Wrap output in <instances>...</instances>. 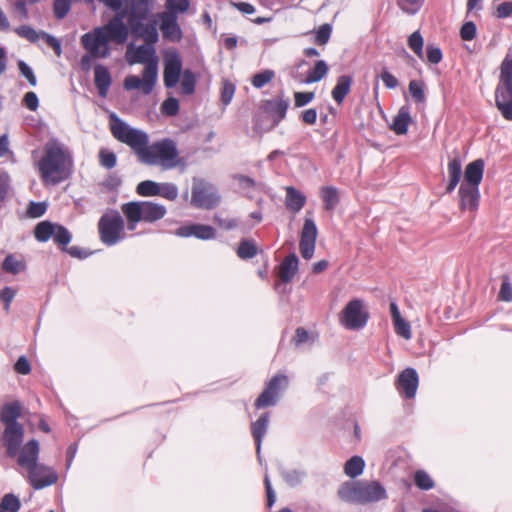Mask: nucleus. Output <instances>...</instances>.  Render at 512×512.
Returning a JSON list of instances; mask_svg holds the SVG:
<instances>
[{"mask_svg": "<svg viewBox=\"0 0 512 512\" xmlns=\"http://www.w3.org/2000/svg\"><path fill=\"white\" fill-rule=\"evenodd\" d=\"M110 130L113 137L129 146L144 164L159 165L164 170H170L181 163L176 142L170 138L149 145L147 132L130 126L115 113L110 115Z\"/></svg>", "mask_w": 512, "mask_h": 512, "instance_id": "obj_1", "label": "nucleus"}, {"mask_svg": "<svg viewBox=\"0 0 512 512\" xmlns=\"http://www.w3.org/2000/svg\"><path fill=\"white\" fill-rule=\"evenodd\" d=\"M123 19V13L114 16L106 25L96 27L81 36V45L87 52L80 59V67L84 72L91 69L93 59H104L111 55V41L117 44L127 41L129 31Z\"/></svg>", "mask_w": 512, "mask_h": 512, "instance_id": "obj_2", "label": "nucleus"}, {"mask_svg": "<svg viewBox=\"0 0 512 512\" xmlns=\"http://www.w3.org/2000/svg\"><path fill=\"white\" fill-rule=\"evenodd\" d=\"M73 159L69 149L58 139L44 145V155L38 162L40 177L45 184L57 185L69 178Z\"/></svg>", "mask_w": 512, "mask_h": 512, "instance_id": "obj_3", "label": "nucleus"}, {"mask_svg": "<svg viewBox=\"0 0 512 512\" xmlns=\"http://www.w3.org/2000/svg\"><path fill=\"white\" fill-rule=\"evenodd\" d=\"M126 58L130 65L141 63L146 66L142 73V79L135 75H129L124 80V88L128 91L140 89L145 95L150 94L158 78V58L155 47L145 44L135 47L130 44Z\"/></svg>", "mask_w": 512, "mask_h": 512, "instance_id": "obj_4", "label": "nucleus"}, {"mask_svg": "<svg viewBox=\"0 0 512 512\" xmlns=\"http://www.w3.org/2000/svg\"><path fill=\"white\" fill-rule=\"evenodd\" d=\"M39 450V442L31 439L24 444L17 458L18 465L27 471L26 478L35 490H41L58 481V474L52 467L38 462Z\"/></svg>", "mask_w": 512, "mask_h": 512, "instance_id": "obj_5", "label": "nucleus"}, {"mask_svg": "<svg viewBox=\"0 0 512 512\" xmlns=\"http://www.w3.org/2000/svg\"><path fill=\"white\" fill-rule=\"evenodd\" d=\"M341 500L349 503L376 502L387 497L386 490L378 481L345 482L338 489Z\"/></svg>", "mask_w": 512, "mask_h": 512, "instance_id": "obj_6", "label": "nucleus"}, {"mask_svg": "<svg viewBox=\"0 0 512 512\" xmlns=\"http://www.w3.org/2000/svg\"><path fill=\"white\" fill-rule=\"evenodd\" d=\"M121 211L127 219V228L136 229L139 222L154 223L166 215V207L153 201H131L122 204Z\"/></svg>", "mask_w": 512, "mask_h": 512, "instance_id": "obj_7", "label": "nucleus"}, {"mask_svg": "<svg viewBox=\"0 0 512 512\" xmlns=\"http://www.w3.org/2000/svg\"><path fill=\"white\" fill-rule=\"evenodd\" d=\"M495 105L502 117L512 121V55L507 54L500 66L499 82L495 89Z\"/></svg>", "mask_w": 512, "mask_h": 512, "instance_id": "obj_8", "label": "nucleus"}, {"mask_svg": "<svg viewBox=\"0 0 512 512\" xmlns=\"http://www.w3.org/2000/svg\"><path fill=\"white\" fill-rule=\"evenodd\" d=\"M125 223L117 210L104 213L98 221L100 240L106 246H114L125 238Z\"/></svg>", "mask_w": 512, "mask_h": 512, "instance_id": "obj_9", "label": "nucleus"}, {"mask_svg": "<svg viewBox=\"0 0 512 512\" xmlns=\"http://www.w3.org/2000/svg\"><path fill=\"white\" fill-rule=\"evenodd\" d=\"M369 313L364 308V301L353 299L349 301L339 315L340 324L348 330H360L368 322Z\"/></svg>", "mask_w": 512, "mask_h": 512, "instance_id": "obj_10", "label": "nucleus"}, {"mask_svg": "<svg viewBox=\"0 0 512 512\" xmlns=\"http://www.w3.org/2000/svg\"><path fill=\"white\" fill-rule=\"evenodd\" d=\"M220 203V196L214 185L203 179L194 178L191 205L201 209H213Z\"/></svg>", "mask_w": 512, "mask_h": 512, "instance_id": "obj_11", "label": "nucleus"}, {"mask_svg": "<svg viewBox=\"0 0 512 512\" xmlns=\"http://www.w3.org/2000/svg\"><path fill=\"white\" fill-rule=\"evenodd\" d=\"M288 386V378L284 374H277L273 376L266 384L262 393L256 399L254 405L257 409L276 405L281 393Z\"/></svg>", "mask_w": 512, "mask_h": 512, "instance_id": "obj_12", "label": "nucleus"}, {"mask_svg": "<svg viewBox=\"0 0 512 512\" xmlns=\"http://www.w3.org/2000/svg\"><path fill=\"white\" fill-rule=\"evenodd\" d=\"M2 441L6 448V454L10 458L19 457L24 445V427L22 424L4 427Z\"/></svg>", "mask_w": 512, "mask_h": 512, "instance_id": "obj_13", "label": "nucleus"}, {"mask_svg": "<svg viewBox=\"0 0 512 512\" xmlns=\"http://www.w3.org/2000/svg\"><path fill=\"white\" fill-rule=\"evenodd\" d=\"M182 72V60L177 50L165 54L163 81L166 88H173L179 82Z\"/></svg>", "mask_w": 512, "mask_h": 512, "instance_id": "obj_14", "label": "nucleus"}, {"mask_svg": "<svg viewBox=\"0 0 512 512\" xmlns=\"http://www.w3.org/2000/svg\"><path fill=\"white\" fill-rule=\"evenodd\" d=\"M317 233L318 231L314 220L306 217L299 243L301 256L306 260L311 259L314 255Z\"/></svg>", "mask_w": 512, "mask_h": 512, "instance_id": "obj_15", "label": "nucleus"}, {"mask_svg": "<svg viewBox=\"0 0 512 512\" xmlns=\"http://www.w3.org/2000/svg\"><path fill=\"white\" fill-rule=\"evenodd\" d=\"M419 377L414 368L404 369L398 376L397 389L407 399L415 397L418 389Z\"/></svg>", "mask_w": 512, "mask_h": 512, "instance_id": "obj_16", "label": "nucleus"}, {"mask_svg": "<svg viewBox=\"0 0 512 512\" xmlns=\"http://www.w3.org/2000/svg\"><path fill=\"white\" fill-rule=\"evenodd\" d=\"M155 0H131L128 12V26L134 25L135 28L139 23L145 21L154 6Z\"/></svg>", "mask_w": 512, "mask_h": 512, "instance_id": "obj_17", "label": "nucleus"}, {"mask_svg": "<svg viewBox=\"0 0 512 512\" xmlns=\"http://www.w3.org/2000/svg\"><path fill=\"white\" fill-rule=\"evenodd\" d=\"M160 30L163 38L171 42H179L183 37L182 29L178 23L177 16L168 13H158Z\"/></svg>", "mask_w": 512, "mask_h": 512, "instance_id": "obj_18", "label": "nucleus"}, {"mask_svg": "<svg viewBox=\"0 0 512 512\" xmlns=\"http://www.w3.org/2000/svg\"><path fill=\"white\" fill-rule=\"evenodd\" d=\"M175 235L183 238L195 237L201 240H210L215 238L216 230L209 225L190 224L183 225L176 229Z\"/></svg>", "mask_w": 512, "mask_h": 512, "instance_id": "obj_19", "label": "nucleus"}, {"mask_svg": "<svg viewBox=\"0 0 512 512\" xmlns=\"http://www.w3.org/2000/svg\"><path fill=\"white\" fill-rule=\"evenodd\" d=\"M460 209L475 211L479 206V187L461 184L459 188Z\"/></svg>", "mask_w": 512, "mask_h": 512, "instance_id": "obj_20", "label": "nucleus"}, {"mask_svg": "<svg viewBox=\"0 0 512 512\" xmlns=\"http://www.w3.org/2000/svg\"><path fill=\"white\" fill-rule=\"evenodd\" d=\"M485 162L483 159H476L470 162L464 171V181L462 184H467L473 187H479L483 179Z\"/></svg>", "mask_w": 512, "mask_h": 512, "instance_id": "obj_21", "label": "nucleus"}, {"mask_svg": "<svg viewBox=\"0 0 512 512\" xmlns=\"http://www.w3.org/2000/svg\"><path fill=\"white\" fill-rule=\"evenodd\" d=\"M269 425V413H263L255 422L251 425V432L256 444V453L258 460L261 462V445L262 440L267 432Z\"/></svg>", "mask_w": 512, "mask_h": 512, "instance_id": "obj_22", "label": "nucleus"}, {"mask_svg": "<svg viewBox=\"0 0 512 512\" xmlns=\"http://www.w3.org/2000/svg\"><path fill=\"white\" fill-rule=\"evenodd\" d=\"M129 29H131L133 34L141 37L144 40L145 45L154 47V45L159 41V33L155 22L147 24L141 22L137 28L132 25L128 27V30Z\"/></svg>", "mask_w": 512, "mask_h": 512, "instance_id": "obj_23", "label": "nucleus"}, {"mask_svg": "<svg viewBox=\"0 0 512 512\" xmlns=\"http://www.w3.org/2000/svg\"><path fill=\"white\" fill-rule=\"evenodd\" d=\"M94 83L98 90L99 96L105 98L112 83L110 72L105 66L101 64L95 66Z\"/></svg>", "mask_w": 512, "mask_h": 512, "instance_id": "obj_24", "label": "nucleus"}, {"mask_svg": "<svg viewBox=\"0 0 512 512\" xmlns=\"http://www.w3.org/2000/svg\"><path fill=\"white\" fill-rule=\"evenodd\" d=\"M285 190V206L290 212L297 214L305 206L307 198L302 192L293 186H287Z\"/></svg>", "mask_w": 512, "mask_h": 512, "instance_id": "obj_25", "label": "nucleus"}, {"mask_svg": "<svg viewBox=\"0 0 512 512\" xmlns=\"http://www.w3.org/2000/svg\"><path fill=\"white\" fill-rule=\"evenodd\" d=\"M21 415V405L19 402L6 403L2 406L0 412V421L5 427L20 425L17 420Z\"/></svg>", "mask_w": 512, "mask_h": 512, "instance_id": "obj_26", "label": "nucleus"}, {"mask_svg": "<svg viewBox=\"0 0 512 512\" xmlns=\"http://www.w3.org/2000/svg\"><path fill=\"white\" fill-rule=\"evenodd\" d=\"M267 107L273 116V123L270 129L279 125V123L285 119L287 110L289 108V100L284 98H278L276 100L267 101Z\"/></svg>", "mask_w": 512, "mask_h": 512, "instance_id": "obj_27", "label": "nucleus"}, {"mask_svg": "<svg viewBox=\"0 0 512 512\" xmlns=\"http://www.w3.org/2000/svg\"><path fill=\"white\" fill-rule=\"evenodd\" d=\"M298 263L299 260L295 253H291L284 258L279 267V277L283 282L289 283L293 279L298 271Z\"/></svg>", "mask_w": 512, "mask_h": 512, "instance_id": "obj_28", "label": "nucleus"}, {"mask_svg": "<svg viewBox=\"0 0 512 512\" xmlns=\"http://www.w3.org/2000/svg\"><path fill=\"white\" fill-rule=\"evenodd\" d=\"M353 78L350 75H341L337 78L336 85L332 89L331 96L337 104H342L345 97L350 93Z\"/></svg>", "mask_w": 512, "mask_h": 512, "instance_id": "obj_29", "label": "nucleus"}, {"mask_svg": "<svg viewBox=\"0 0 512 512\" xmlns=\"http://www.w3.org/2000/svg\"><path fill=\"white\" fill-rule=\"evenodd\" d=\"M447 171L449 181L446 187V192L451 193L459 184L462 176V163L458 156H455L448 162Z\"/></svg>", "mask_w": 512, "mask_h": 512, "instance_id": "obj_30", "label": "nucleus"}, {"mask_svg": "<svg viewBox=\"0 0 512 512\" xmlns=\"http://www.w3.org/2000/svg\"><path fill=\"white\" fill-rule=\"evenodd\" d=\"M411 121L412 118L410 116L409 109L407 107H401L397 115L393 119L391 129L397 135L406 134Z\"/></svg>", "mask_w": 512, "mask_h": 512, "instance_id": "obj_31", "label": "nucleus"}, {"mask_svg": "<svg viewBox=\"0 0 512 512\" xmlns=\"http://www.w3.org/2000/svg\"><path fill=\"white\" fill-rule=\"evenodd\" d=\"M365 468V461L361 456H352L344 465V473L350 478L360 476Z\"/></svg>", "mask_w": 512, "mask_h": 512, "instance_id": "obj_32", "label": "nucleus"}, {"mask_svg": "<svg viewBox=\"0 0 512 512\" xmlns=\"http://www.w3.org/2000/svg\"><path fill=\"white\" fill-rule=\"evenodd\" d=\"M306 476L307 473L303 469H284L281 471V477L289 487L301 485Z\"/></svg>", "mask_w": 512, "mask_h": 512, "instance_id": "obj_33", "label": "nucleus"}, {"mask_svg": "<svg viewBox=\"0 0 512 512\" xmlns=\"http://www.w3.org/2000/svg\"><path fill=\"white\" fill-rule=\"evenodd\" d=\"M321 198L324 203V209L332 211L339 203V192L334 186H325L321 189Z\"/></svg>", "mask_w": 512, "mask_h": 512, "instance_id": "obj_34", "label": "nucleus"}, {"mask_svg": "<svg viewBox=\"0 0 512 512\" xmlns=\"http://www.w3.org/2000/svg\"><path fill=\"white\" fill-rule=\"evenodd\" d=\"M56 225V223H52L50 221H42L38 223L34 229V236L36 240L44 243L53 238Z\"/></svg>", "mask_w": 512, "mask_h": 512, "instance_id": "obj_35", "label": "nucleus"}, {"mask_svg": "<svg viewBox=\"0 0 512 512\" xmlns=\"http://www.w3.org/2000/svg\"><path fill=\"white\" fill-rule=\"evenodd\" d=\"M328 70L329 68L327 63L324 60H318L314 67L308 71L304 83L311 84L319 82L327 75Z\"/></svg>", "mask_w": 512, "mask_h": 512, "instance_id": "obj_36", "label": "nucleus"}, {"mask_svg": "<svg viewBox=\"0 0 512 512\" xmlns=\"http://www.w3.org/2000/svg\"><path fill=\"white\" fill-rule=\"evenodd\" d=\"M3 271L16 275L26 269L24 260L17 259L14 254H9L2 262Z\"/></svg>", "mask_w": 512, "mask_h": 512, "instance_id": "obj_37", "label": "nucleus"}, {"mask_svg": "<svg viewBox=\"0 0 512 512\" xmlns=\"http://www.w3.org/2000/svg\"><path fill=\"white\" fill-rule=\"evenodd\" d=\"M160 184L152 180L140 182L136 187V193L143 197L159 196Z\"/></svg>", "mask_w": 512, "mask_h": 512, "instance_id": "obj_38", "label": "nucleus"}, {"mask_svg": "<svg viewBox=\"0 0 512 512\" xmlns=\"http://www.w3.org/2000/svg\"><path fill=\"white\" fill-rule=\"evenodd\" d=\"M21 508V501L13 493L5 494L0 500V512H18Z\"/></svg>", "mask_w": 512, "mask_h": 512, "instance_id": "obj_39", "label": "nucleus"}, {"mask_svg": "<svg viewBox=\"0 0 512 512\" xmlns=\"http://www.w3.org/2000/svg\"><path fill=\"white\" fill-rule=\"evenodd\" d=\"M236 252L240 259L247 260L257 255V247L253 240L242 239Z\"/></svg>", "mask_w": 512, "mask_h": 512, "instance_id": "obj_40", "label": "nucleus"}, {"mask_svg": "<svg viewBox=\"0 0 512 512\" xmlns=\"http://www.w3.org/2000/svg\"><path fill=\"white\" fill-rule=\"evenodd\" d=\"M166 11L162 13H168L173 16H177L179 14L185 13L190 8L189 0H166L165 2Z\"/></svg>", "mask_w": 512, "mask_h": 512, "instance_id": "obj_41", "label": "nucleus"}, {"mask_svg": "<svg viewBox=\"0 0 512 512\" xmlns=\"http://www.w3.org/2000/svg\"><path fill=\"white\" fill-rule=\"evenodd\" d=\"M408 89L415 102L423 103L426 100L425 84L422 81L411 80Z\"/></svg>", "mask_w": 512, "mask_h": 512, "instance_id": "obj_42", "label": "nucleus"}, {"mask_svg": "<svg viewBox=\"0 0 512 512\" xmlns=\"http://www.w3.org/2000/svg\"><path fill=\"white\" fill-rule=\"evenodd\" d=\"M196 86V78L194 73L186 69L183 72L182 80H181V90L184 95H191L195 91Z\"/></svg>", "mask_w": 512, "mask_h": 512, "instance_id": "obj_43", "label": "nucleus"}, {"mask_svg": "<svg viewBox=\"0 0 512 512\" xmlns=\"http://www.w3.org/2000/svg\"><path fill=\"white\" fill-rule=\"evenodd\" d=\"M72 239V235L69 230L63 225L57 224L55 227V233L53 234V241L62 247H66Z\"/></svg>", "mask_w": 512, "mask_h": 512, "instance_id": "obj_44", "label": "nucleus"}, {"mask_svg": "<svg viewBox=\"0 0 512 512\" xmlns=\"http://www.w3.org/2000/svg\"><path fill=\"white\" fill-rule=\"evenodd\" d=\"M424 0H397L398 7L408 15H415L420 11Z\"/></svg>", "mask_w": 512, "mask_h": 512, "instance_id": "obj_45", "label": "nucleus"}, {"mask_svg": "<svg viewBox=\"0 0 512 512\" xmlns=\"http://www.w3.org/2000/svg\"><path fill=\"white\" fill-rule=\"evenodd\" d=\"M99 163L105 169H113L117 164V156L114 152L107 149H100L98 153Z\"/></svg>", "mask_w": 512, "mask_h": 512, "instance_id": "obj_46", "label": "nucleus"}, {"mask_svg": "<svg viewBox=\"0 0 512 512\" xmlns=\"http://www.w3.org/2000/svg\"><path fill=\"white\" fill-rule=\"evenodd\" d=\"M424 40L419 31L413 32L408 38V46L419 57L423 58Z\"/></svg>", "mask_w": 512, "mask_h": 512, "instance_id": "obj_47", "label": "nucleus"}, {"mask_svg": "<svg viewBox=\"0 0 512 512\" xmlns=\"http://www.w3.org/2000/svg\"><path fill=\"white\" fill-rule=\"evenodd\" d=\"M414 481L416 486L421 490H430L434 487L432 478L423 470L415 473Z\"/></svg>", "mask_w": 512, "mask_h": 512, "instance_id": "obj_48", "label": "nucleus"}, {"mask_svg": "<svg viewBox=\"0 0 512 512\" xmlns=\"http://www.w3.org/2000/svg\"><path fill=\"white\" fill-rule=\"evenodd\" d=\"M274 76H275V73L273 70H264V71L257 73L253 76L252 85L257 89H260V88L264 87L266 84H268L269 82H271L272 79L274 78Z\"/></svg>", "mask_w": 512, "mask_h": 512, "instance_id": "obj_49", "label": "nucleus"}, {"mask_svg": "<svg viewBox=\"0 0 512 512\" xmlns=\"http://www.w3.org/2000/svg\"><path fill=\"white\" fill-rule=\"evenodd\" d=\"M15 32L17 33L18 36L25 38L32 43L37 42L39 36L41 35V33L39 34L34 28H32L29 25H21L15 29Z\"/></svg>", "mask_w": 512, "mask_h": 512, "instance_id": "obj_50", "label": "nucleus"}, {"mask_svg": "<svg viewBox=\"0 0 512 512\" xmlns=\"http://www.w3.org/2000/svg\"><path fill=\"white\" fill-rule=\"evenodd\" d=\"M179 109V101L174 97H169L161 105V112L166 116H175Z\"/></svg>", "mask_w": 512, "mask_h": 512, "instance_id": "obj_51", "label": "nucleus"}, {"mask_svg": "<svg viewBox=\"0 0 512 512\" xmlns=\"http://www.w3.org/2000/svg\"><path fill=\"white\" fill-rule=\"evenodd\" d=\"M332 33V26L325 23L319 27L315 35V43L318 45H325L328 43Z\"/></svg>", "mask_w": 512, "mask_h": 512, "instance_id": "obj_52", "label": "nucleus"}, {"mask_svg": "<svg viewBox=\"0 0 512 512\" xmlns=\"http://www.w3.org/2000/svg\"><path fill=\"white\" fill-rule=\"evenodd\" d=\"M159 196L167 200L174 201L178 197V188L173 183H161Z\"/></svg>", "mask_w": 512, "mask_h": 512, "instance_id": "obj_53", "label": "nucleus"}, {"mask_svg": "<svg viewBox=\"0 0 512 512\" xmlns=\"http://www.w3.org/2000/svg\"><path fill=\"white\" fill-rule=\"evenodd\" d=\"M71 8L70 0H54L53 10L57 19H63Z\"/></svg>", "mask_w": 512, "mask_h": 512, "instance_id": "obj_54", "label": "nucleus"}, {"mask_svg": "<svg viewBox=\"0 0 512 512\" xmlns=\"http://www.w3.org/2000/svg\"><path fill=\"white\" fill-rule=\"evenodd\" d=\"M17 65L21 75L27 79L31 86L35 87L37 85V78L32 68L24 60H19Z\"/></svg>", "mask_w": 512, "mask_h": 512, "instance_id": "obj_55", "label": "nucleus"}, {"mask_svg": "<svg viewBox=\"0 0 512 512\" xmlns=\"http://www.w3.org/2000/svg\"><path fill=\"white\" fill-rule=\"evenodd\" d=\"M395 331L398 335L403 337L406 340L411 339V327L409 322L405 321L403 318L397 319L393 321Z\"/></svg>", "mask_w": 512, "mask_h": 512, "instance_id": "obj_56", "label": "nucleus"}, {"mask_svg": "<svg viewBox=\"0 0 512 512\" xmlns=\"http://www.w3.org/2000/svg\"><path fill=\"white\" fill-rule=\"evenodd\" d=\"M122 184L121 177L113 172L107 175V177L101 182V186L109 191L117 190Z\"/></svg>", "mask_w": 512, "mask_h": 512, "instance_id": "obj_57", "label": "nucleus"}, {"mask_svg": "<svg viewBox=\"0 0 512 512\" xmlns=\"http://www.w3.org/2000/svg\"><path fill=\"white\" fill-rule=\"evenodd\" d=\"M47 206L44 202L31 201L27 208V215L30 218H39L45 214Z\"/></svg>", "mask_w": 512, "mask_h": 512, "instance_id": "obj_58", "label": "nucleus"}, {"mask_svg": "<svg viewBox=\"0 0 512 512\" xmlns=\"http://www.w3.org/2000/svg\"><path fill=\"white\" fill-rule=\"evenodd\" d=\"M476 25L473 21L464 23L460 29V37L464 41H471L476 37Z\"/></svg>", "mask_w": 512, "mask_h": 512, "instance_id": "obj_59", "label": "nucleus"}, {"mask_svg": "<svg viewBox=\"0 0 512 512\" xmlns=\"http://www.w3.org/2000/svg\"><path fill=\"white\" fill-rule=\"evenodd\" d=\"M235 93V85L229 81H224L221 90V102L226 106L231 103Z\"/></svg>", "mask_w": 512, "mask_h": 512, "instance_id": "obj_60", "label": "nucleus"}, {"mask_svg": "<svg viewBox=\"0 0 512 512\" xmlns=\"http://www.w3.org/2000/svg\"><path fill=\"white\" fill-rule=\"evenodd\" d=\"M315 98L314 92H295L294 105L296 108L304 107Z\"/></svg>", "mask_w": 512, "mask_h": 512, "instance_id": "obj_61", "label": "nucleus"}, {"mask_svg": "<svg viewBox=\"0 0 512 512\" xmlns=\"http://www.w3.org/2000/svg\"><path fill=\"white\" fill-rule=\"evenodd\" d=\"M427 61L431 64H438L443 59L442 51L439 47L429 45L426 48Z\"/></svg>", "mask_w": 512, "mask_h": 512, "instance_id": "obj_62", "label": "nucleus"}, {"mask_svg": "<svg viewBox=\"0 0 512 512\" xmlns=\"http://www.w3.org/2000/svg\"><path fill=\"white\" fill-rule=\"evenodd\" d=\"M24 106L30 111H36L39 107V99L35 92L29 91L23 97Z\"/></svg>", "mask_w": 512, "mask_h": 512, "instance_id": "obj_63", "label": "nucleus"}, {"mask_svg": "<svg viewBox=\"0 0 512 512\" xmlns=\"http://www.w3.org/2000/svg\"><path fill=\"white\" fill-rule=\"evenodd\" d=\"M380 78L388 89H395L399 85L397 78L386 69L382 71Z\"/></svg>", "mask_w": 512, "mask_h": 512, "instance_id": "obj_64", "label": "nucleus"}]
</instances>
